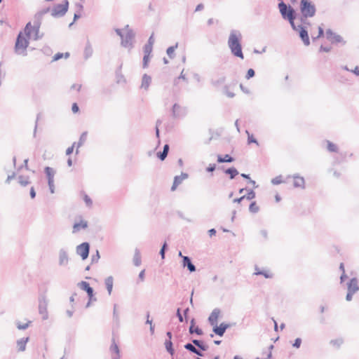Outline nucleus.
Instances as JSON below:
<instances>
[{"label":"nucleus","mask_w":359,"mask_h":359,"mask_svg":"<svg viewBox=\"0 0 359 359\" xmlns=\"http://www.w3.org/2000/svg\"><path fill=\"white\" fill-rule=\"evenodd\" d=\"M243 36L238 29H231L228 38L227 44L231 54L241 60L244 59L242 47Z\"/></svg>","instance_id":"obj_1"},{"label":"nucleus","mask_w":359,"mask_h":359,"mask_svg":"<svg viewBox=\"0 0 359 359\" xmlns=\"http://www.w3.org/2000/svg\"><path fill=\"white\" fill-rule=\"evenodd\" d=\"M31 38V35L26 36L25 32L23 33L22 31L18 33L14 46V50L17 55H21L23 56H26L27 55V48L29 46Z\"/></svg>","instance_id":"obj_2"},{"label":"nucleus","mask_w":359,"mask_h":359,"mask_svg":"<svg viewBox=\"0 0 359 359\" xmlns=\"http://www.w3.org/2000/svg\"><path fill=\"white\" fill-rule=\"evenodd\" d=\"M278 1V8L283 19L287 21H292V19L297 18V13L290 4H286L283 0Z\"/></svg>","instance_id":"obj_3"},{"label":"nucleus","mask_w":359,"mask_h":359,"mask_svg":"<svg viewBox=\"0 0 359 359\" xmlns=\"http://www.w3.org/2000/svg\"><path fill=\"white\" fill-rule=\"evenodd\" d=\"M299 8L304 18H313L316 13V5L311 0H300Z\"/></svg>","instance_id":"obj_4"},{"label":"nucleus","mask_w":359,"mask_h":359,"mask_svg":"<svg viewBox=\"0 0 359 359\" xmlns=\"http://www.w3.org/2000/svg\"><path fill=\"white\" fill-rule=\"evenodd\" d=\"M294 20L295 19H292V21H288L292 29L294 31H296L298 32L299 36L301 39V40L302 41L304 46H309L311 42H310V39H309L307 27L302 25H296L294 23Z\"/></svg>","instance_id":"obj_5"},{"label":"nucleus","mask_w":359,"mask_h":359,"mask_svg":"<svg viewBox=\"0 0 359 359\" xmlns=\"http://www.w3.org/2000/svg\"><path fill=\"white\" fill-rule=\"evenodd\" d=\"M69 8V1L64 0L62 4H55L51 11V15L54 18H60L64 16Z\"/></svg>","instance_id":"obj_6"},{"label":"nucleus","mask_w":359,"mask_h":359,"mask_svg":"<svg viewBox=\"0 0 359 359\" xmlns=\"http://www.w3.org/2000/svg\"><path fill=\"white\" fill-rule=\"evenodd\" d=\"M325 34L327 39L329 40L332 44L335 45L340 43L342 46H344L346 43V41L341 35L333 32L331 29H327L325 32Z\"/></svg>","instance_id":"obj_7"},{"label":"nucleus","mask_w":359,"mask_h":359,"mask_svg":"<svg viewBox=\"0 0 359 359\" xmlns=\"http://www.w3.org/2000/svg\"><path fill=\"white\" fill-rule=\"evenodd\" d=\"M135 33L133 30H129L126 35L121 39V45L126 48L132 49L134 47V39Z\"/></svg>","instance_id":"obj_8"},{"label":"nucleus","mask_w":359,"mask_h":359,"mask_svg":"<svg viewBox=\"0 0 359 359\" xmlns=\"http://www.w3.org/2000/svg\"><path fill=\"white\" fill-rule=\"evenodd\" d=\"M42 19L43 18L35 14L33 20V25H32L31 22H29L26 24L24 28L25 34L26 36L31 35V29H40Z\"/></svg>","instance_id":"obj_9"},{"label":"nucleus","mask_w":359,"mask_h":359,"mask_svg":"<svg viewBox=\"0 0 359 359\" xmlns=\"http://www.w3.org/2000/svg\"><path fill=\"white\" fill-rule=\"evenodd\" d=\"M172 116L175 118L184 117L187 115V108L182 107L177 103H175L171 109Z\"/></svg>","instance_id":"obj_10"},{"label":"nucleus","mask_w":359,"mask_h":359,"mask_svg":"<svg viewBox=\"0 0 359 359\" xmlns=\"http://www.w3.org/2000/svg\"><path fill=\"white\" fill-rule=\"evenodd\" d=\"M76 253L82 258L86 259L89 254V244L88 243H83L76 248Z\"/></svg>","instance_id":"obj_11"},{"label":"nucleus","mask_w":359,"mask_h":359,"mask_svg":"<svg viewBox=\"0 0 359 359\" xmlns=\"http://www.w3.org/2000/svg\"><path fill=\"white\" fill-rule=\"evenodd\" d=\"M292 177L294 180L293 187L294 188H299L302 189H304L306 188L305 180H304V177L301 176L298 173H295L293 175H292Z\"/></svg>","instance_id":"obj_12"},{"label":"nucleus","mask_w":359,"mask_h":359,"mask_svg":"<svg viewBox=\"0 0 359 359\" xmlns=\"http://www.w3.org/2000/svg\"><path fill=\"white\" fill-rule=\"evenodd\" d=\"M80 289L87 292L89 300L91 301L93 297V290L90 286L89 283L86 281H81L78 284Z\"/></svg>","instance_id":"obj_13"},{"label":"nucleus","mask_w":359,"mask_h":359,"mask_svg":"<svg viewBox=\"0 0 359 359\" xmlns=\"http://www.w3.org/2000/svg\"><path fill=\"white\" fill-rule=\"evenodd\" d=\"M273 346L271 345L268 347H266L262 350L257 356L258 359H269L271 357V349L273 348Z\"/></svg>","instance_id":"obj_14"},{"label":"nucleus","mask_w":359,"mask_h":359,"mask_svg":"<svg viewBox=\"0 0 359 359\" xmlns=\"http://www.w3.org/2000/svg\"><path fill=\"white\" fill-rule=\"evenodd\" d=\"M219 169H222L223 172L229 176L230 180H233L236 175L239 174L238 170L235 167H230L228 168H224V167H219Z\"/></svg>","instance_id":"obj_15"},{"label":"nucleus","mask_w":359,"mask_h":359,"mask_svg":"<svg viewBox=\"0 0 359 359\" xmlns=\"http://www.w3.org/2000/svg\"><path fill=\"white\" fill-rule=\"evenodd\" d=\"M170 149V146L168 144H165L163 146V151H158L156 154L157 158L161 161H164L168 156V152Z\"/></svg>","instance_id":"obj_16"},{"label":"nucleus","mask_w":359,"mask_h":359,"mask_svg":"<svg viewBox=\"0 0 359 359\" xmlns=\"http://www.w3.org/2000/svg\"><path fill=\"white\" fill-rule=\"evenodd\" d=\"M110 354H111V357L113 359H119L120 358L119 348L114 341H113V343L110 347Z\"/></svg>","instance_id":"obj_17"},{"label":"nucleus","mask_w":359,"mask_h":359,"mask_svg":"<svg viewBox=\"0 0 359 359\" xmlns=\"http://www.w3.org/2000/svg\"><path fill=\"white\" fill-rule=\"evenodd\" d=\"M151 83V77L147 74L142 76L141 88L147 90Z\"/></svg>","instance_id":"obj_18"},{"label":"nucleus","mask_w":359,"mask_h":359,"mask_svg":"<svg viewBox=\"0 0 359 359\" xmlns=\"http://www.w3.org/2000/svg\"><path fill=\"white\" fill-rule=\"evenodd\" d=\"M93 50L92 46L89 41H87L84 51H83V57L85 60H88L93 55Z\"/></svg>","instance_id":"obj_19"},{"label":"nucleus","mask_w":359,"mask_h":359,"mask_svg":"<svg viewBox=\"0 0 359 359\" xmlns=\"http://www.w3.org/2000/svg\"><path fill=\"white\" fill-rule=\"evenodd\" d=\"M213 326L214 332L219 336H222L228 327V325L224 323L220 324L219 326H217V325Z\"/></svg>","instance_id":"obj_20"},{"label":"nucleus","mask_w":359,"mask_h":359,"mask_svg":"<svg viewBox=\"0 0 359 359\" xmlns=\"http://www.w3.org/2000/svg\"><path fill=\"white\" fill-rule=\"evenodd\" d=\"M358 290L359 287L357 279L352 278L348 285V290L355 293Z\"/></svg>","instance_id":"obj_21"},{"label":"nucleus","mask_w":359,"mask_h":359,"mask_svg":"<svg viewBox=\"0 0 359 359\" xmlns=\"http://www.w3.org/2000/svg\"><path fill=\"white\" fill-rule=\"evenodd\" d=\"M29 341V337L22 338L17 341V349L18 351H24L26 348V344Z\"/></svg>","instance_id":"obj_22"},{"label":"nucleus","mask_w":359,"mask_h":359,"mask_svg":"<svg viewBox=\"0 0 359 359\" xmlns=\"http://www.w3.org/2000/svg\"><path fill=\"white\" fill-rule=\"evenodd\" d=\"M87 134L88 133L86 131L82 133L79 137V142L77 143L76 142V154H79V148L81 147L83 144V143L86 141Z\"/></svg>","instance_id":"obj_23"},{"label":"nucleus","mask_w":359,"mask_h":359,"mask_svg":"<svg viewBox=\"0 0 359 359\" xmlns=\"http://www.w3.org/2000/svg\"><path fill=\"white\" fill-rule=\"evenodd\" d=\"M182 265L184 267L187 266L191 272H194L196 270L194 265L191 262V260L188 257H183Z\"/></svg>","instance_id":"obj_24"},{"label":"nucleus","mask_w":359,"mask_h":359,"mask_svg":"<svg viewBox=\"0 0 359 359\" xmlns=\"http://www.w3.org/2000/svg\"><path fill=\"white\" fill-rule=\"evenodd\" d=\"M219 312L218 311H213L209 317V321L210 324L216 325L217 324Z\"/></svg>","instance_id":"obj_25"},{"label":"nucleus","mask_w":359,"mask_h":359,"mask_svg":"<svg viewBox=\"0 0 359 359\" xmlns=\"http://www.w3.org/2000/svg\"><path fill=\"white\" fill-rule=\"evenodd\" d=\"M44 172L46 175L48 181L54 180L55 171L52 168L49 166L45 167Z\"/></svg>","instance_id":"obj_26"},{"label":"nucleus","mask_w":359,"mask_h":359,"mask_svg":"<svg viewBox=\"0 0 359 359\" xmlns=\"http://www.w3.org/2000/svg\"><path fill=\"white\" fill-rule=\"evenodd\" d=\"M189 177V175L187 172H182L180 175H176L174 177L173 182L175 184H177L179 186L184 180H186Z\"/></svg>","instance_id":"obj_27"},{"label":"nucleus","mask_w":359,"mask_h":359,"mask_svg":"<svg viewBox=\"0 0 359 359\" xmlns=\"http://www.w3.org/2000/svg\"><path fill=\"white\" fill-rule=\"evenodd\" d=\"M178 47V43L175 45L169 46L166 50V53L170 59H173L175 57V51Z\"/></svg>","instance_id":"obj_28"},{"label":"nucleus","mask_w":359,"mask_h":359,"mask_svg":"<svg viewBox=\"0 0 359 359\" xmlns=\"http://www.w3.org/2000/svg\"><path fill=\"white\" fill-rule=\"evenodd\" d=\"M18 183L22 187H26L30 184L29 177L28 176L25 177L23 175H19L18 177Z\"/></svg>","instance_id":"obj_29"},{"label":"nucleus","mask_w":359,"mask_h":359,"mask_svg":"<svg viewBox=\"0 0 359 359\" xmlns=\"http://www.w3.org/2000/svg\"><path fill=\"white\" fill-rule=\"evenodd\" d=\"M34 32L33 40L38 41L41 39L44 34L40 32V29H31V33Z\"/></svg>","instance_id":"obj_30"},{"label":"nucleus","mask_w":359,"mask_h":359,"mask_svg":"<svg viewBox=\"0 0 359 359\" xmlns=\"http://www.w3.org/2000/svg\"><path fill=\"white\" fill-rule=\"evenodd\" d=\"M326 142H327V149L330 152H334V153L338 152L339 149H338V147L337 146V144H334L333 142H332L329 140H327Z\"/></svg>","instance_id":"obj_31"},{"label":"nucleus","mask_w":359,"mask_h":359,"mask_svg":"<svg viewBox=\"0 0 359 359\" xmlns=\"http://www.w3.org/2000/svg\"><path fill=\"white\" fill-rule=\"evenodd\" d=\"M69 55H70V54L69 52H66L65 53H57L53 57L52 62L57 61V60L62 59V57L68 58L69 57Z\"/></svg>","instance_id":"obj_32"},{"label":"nucleus","mask_w":359,"mask_h":359,"mask_svg":"<svg viewBox=\"0 0 359 359\" xmlns=\"http://www.w3.org/2000/svg\"><path fill=\"white\" fill-rule=\"evenodd\" d=\"M113 284H114V281H113V278L111 277H108L105 280V285H106V287L107 289L109 294H111V292L112 291Z\"/></svg>","instance_id":"obj_33"},{"label":"nucleus","mask_w":359,"mask_h":359,"mask_svg":"<svg viewBox=\"0 0 359 359\" xmlns=\"http://www.w3.org/2000/svg\"><path fill=\"white\" fill-rule=\"evenodd\" d=\"M189 331L191 333H196L198 335L202 334V330L198 328V327L194 325V320H191V325L189 328Z\"/></svg>","instance_id":"obj_34"},{"label":"nucleus","mask_w":359,"mask_h":359,"mask_svg":"<svg viewBox=\"0 0 359 359\" xmlns=\"http://www.w3.org/2000/svg\"><path fill=\"white\" fill-rule=\"evenodd\" d=\"M245 133L248 135V144H250L252 143H255L257 145L259 144L257 140L254 137V135L252 134H250L248 130H246Z\"/></svg>","instance_id":"obj_35"},{"label":"nucleus","mask_w":359,"mask_h":359,"mask_svg":"<svg viewBox=\"0 0 359 359\" xmlns=\"http://www.w3.org/2000/svg\"><path fill=\"white\" fill-rule=\"evenodd\" d=\"M225 81H226V77L221 76L220 78H219L217 80H212L211 84L215 87H218L221 84L224 83L225 82Z\"/></svg>","instance_id":"obj_36"},{"label":"nucleus","mask_w":359,"mask_h":359,"mask_svg":"<svg viewBox=\"0 0 359 359\" xmlns=\"http://www.w3.org/2000/svg\"><path fill=\"white\" fill-rule=\"evenodd\" d=\"M259 206L257 205L256 201H252L249 205V210L252 213H257L259 211Z\"/></svg>","instance_id":"obj_37"},{"label":"nucleus","mask_w":359,"mask_h":359,"mask_svg":"<svg viewBox=\"0 0 359 359\" xmlns=\"http://www.w3.org/2000/svg\"><path fill=\"white\" fill-rule=\"evenodd\" d=\"M256 194L252 189H250L247 194L243 195L244 199L246 198L248 201H251L255 198Z\"/></svg>","instance_id":"obj_38"},{"label":"nucleus","mask_w":359,"mask_h":359,"mask_svg":"<svg viewBox=\"0 0 359 359\" xmlns=\"http://www.w3.org/2000/svg\"><path fill=\"white\" fill-rule=\"evenodd\" d=\"M152 50L153 46L146 43L143 47L144 55H151Z\"/></svg>","instance_id":"obj_39"},{"label":"nucleus","mask_w":359,"mask_h":359,"mask_svg":"<svg viewBox=\"0 0 359 359\" xmlns=\"http://www.w3.org/2000/svg\"><path fill=\"white\" fill-rule=\"evenodd\" d=\"M151 57V55H144L142 59V67L144 69L148 67Z\"/></svg>","instance_id":"obj_40"},{"label":"nucleus","mask_w":359,"mask_h":359,"mask_svg":"<svg viewBox=\"0 0 359 359\" xmlns=\"http://www.w3.org/2000/svg\"><path fill=\"white\" fill-rule=\"evenodd\" d=\"M223 93L226 95L228 97L233 98L235 96V94L233 92L229 90V86L225 85L223 88Z\"/></svg>","instance_id":"obj_41"},{"label":"nucleus","mask_w":359,"mask_h":359,"mask_svg":"<svg viewBox=\"0 0 359 359\" xmlns=\"http://www.w3.org/2000/svg\"><path fill=\"white\" fill-rule=\"evenodd\" d=\"M165 348L167 351L171 354L173 355L174 349L172 348V344L171 340H168L165 343Z\"/></svg>","instance_id":"obj_42"},{"label":"nucleus","mask_w":359,"mask_h":359,"mask_svg":"<svg viewBox=\"0 0 359 359\" xmlns=\"http://www.w3.org/2000/svg\"><path fill=\"white\" fill-rule=\"evenodd\" d=\"M50 7L44 8L42 10L38 11L36 15L39 17L43 18V15L46 13H48L50 11Z\"/></svg>","instance_id":"obj_43"},{"label":"nucleus","mask_w":359,"mask_h":359,"mask_svg":"<svg viewBox=\"0 0 359 359\" xmlns=\"http://www.w3.org/2000/svg\"><path fill=\"white\" fill-rule=\"evenodd\" d=\"M255 71L253 69L250 68L247 71V73L245 74V79L249 80V79L253 78L255 76Z\"/></svg>","instance_id":"obj_44"},{"label":"nucleus","mask_w":359,"mask_h":359,"mask_svg":"<svg viewBox=\"0 0 359 359\" xmlns=\"http://www.w3.org/2000/svg\"><path fill=\"white\" fill-rule=\"evenodd\" d=\"M184 347H185L187 349H188V350H189V351H192V352H194V353H196L197 355H201V354L198 352V350H197V349H196V348H195L192 344H186V345L184 346Z\"/></svg>","instance_id":"obj_45"},{"label":"nucleus","mask_w":359,"mask_h":359,"mask_svg":"<svg viewBox=\"0 0 359 359\" xmlns=\"http://www.w3.org/2000/svg\"><path fill=\"white\" fill-rule=\"evenodd\" d=\"M83 201H85L86 204L87 206H90L92 205L93 204V201L92 199L90 198L89 196H88L86 194H85L84 192L83 193Z\"/></svg>","instance_id":"obj_46"},{"label":"nucleus","mask_w":359,"mask_h":359,"mask_svg":"<svg viewBox=\"0 0 359 359\" xmlns=\"http://www.w3.org/2000/svg\"><path fill=\"white\" fill-rule=\"evenodd\" d=\"M283 182L282 176L278 175L271 180V183L274 185L280 184Z\"/></svg>","instance_id":"obj_47"},{"label":"nucleus","mask_w":359,"mask_h":359,"mask_svg":"<svg viewBox=\"0 0 359 359\" xmlns=\"http://www.w3.org/2000/svg\"><path fill=\"white\" fill-rule=\"evenodd\" d=\"M217 168V165L215 163H210L205 168L206 172H213Z\"/></svg>","instance_id":"obj_48"},{"label":"nucleus","mask_w":359,"mask_h":359,"mask_svg":"<svg viewBox=\"0 0 359 359\" xmlns=\"http://www.w3.org/2000/svg\"><path fill=\"white\" fill-rule=\"evenodd\" d=\"M302 344V339L301 338H297L294 343L292 344V346L295 348H299L301 346Z\"/></svg>","instance_id":"obj_49"},{"label":"nucleus","mask_w":359,"mask_h":359,"mask_svg":"<svg viewBox=\"0 0 359 359\" xmlns=\"http://www.w3.org/2000/svg\"><path fill=\"white\" fill-rule=\"evenodd\" d=\"M331 46H325L323 45H321L319 48V52H325V53H329L331 51Z\"/></svg>","instance_id":"obj_50"},{"label":"nucleus","mask_w":359,"mask_h":359,"mask_svg":"<svg viewBox=\"0 0 359 359\" xmlns=\"http://www.w3.org/2000/svg\"><path fill=\"white\" fill-rule=\"evenodd\" d=\"M299 20L304 26L306 27L311 25V23L308 21V18H303L302 15H300Z\"/></svg>","instance_id":"obj_51"},{"label":"nucleus","mask_w":359,"mask_h":359,"mask_svg":"<svg viewBox=\"0 0 359 359\" xmlns=\"http://www.w3.org/2000/svg\"><path fill=\"white\" fill-rule=\"evenodd\" d=\"M48 185L49 187L50 192L51 194L55 193L54 180L48 181Z\"/></svg>","instance_id":"obj_52"},{"label":"nucleus","mask_w":359,"mask_h":359,"mask_svg":"<svg viewBox=\"0 0 359 359\" xmlns=\"http://www.w3.org/2000/svg\"><path fill=\"white\" fill-rule=\"evenodd\" d=\"M224 163H231V162H233L235 159L229 154H225L224 156Z\"/></svg>","instance_id":"obj_53"},{"label":"nucleus","mask_w":359,"mask_h":359,"mask_svg":"<svg viewBox=\"0 0 359 359\" xmlns=\"http://www.w3.org/2000/svg\"><path fill=\"white\" fill-rule=\"evenodd\" d=\"M39 118H40V114H38L36 116V119L35 121V126H34V133H33V136L34 137H36V131H37V128H38V121H39Z\"/></svg>","instance_id":"obj_54"},{"label":"nucleus","mask_w":359,"mask_h":359,"mask_svg":"<svg viewBox=\"0 0 359 359\" xmlns=\"http://www.w3.org/2000/svg\"><path fill=\"white\" fill-rule=\"evenodd\" d=\"M76 145V142H74L71 147H68L66 150V155L69 156L71 155L74 151V146Z\"/></svg>","instance_id":"obj_55"},{"label":"nucleus","mask_w":359,"mask_h":359,"mask_svg":"<svg viewBox=\"0 0 359 359\" xmlns=\"http://www.w3.org/2000/svg\"><path fill=\"white\" fill-rule=\"evenodd\" d=\"M154 42H155V39H154V33H152V34H151V36L149 37V39H148V41H147V44H148V45H151V46H153V45H154Z\"/></svg>","instance_id":"obj_56"},{"label":"nucleus","mask_w":359,"mask_h":359,"mask_svg":"<svg viewBox=\"0 0 359 359\" xmlns=\"http://www.w3.org/2000/svg\"><path fill=\"white\" fill-rule=\"evenodd\" d=\"M72 111L74 114H76L79 111V107L77 103L74 102L72 105Z\"/></svg>","instance_id":"obj_57"},{"label":"nucleus","mask_w":359,"mask_h":359,"mask_svg":"<svg viewBox=\"0 0 359 359\" xmlns=\"http://www.w3.org/2000/svg\"><path fill=\"white\" fill-rule=\"evenodd\" d=\"M155 134H156V137L158 138V144H157V147H158L161 144L159 128H155Z\"/></svg>","instance_id":"obj_58"},{"label":"nucleus","mask_w":359,"mask_h":359,"mask_svg":"<svg viewBox=\"0 0 359 359\" xmlns=\"http://www.w3.org/2000/svg\"><path fill=\"white\" fill-rule=\"evenodd\" d=\"M81 17V15L80 12L76 11V13H74L72 23H75V22L77 20H79Z\"/></svg>","instance_id":"obj_59"},{"label":"nucleus","mask_w":359,"mask_h":359,"mask_svg":"<svg viewBox=\"0 0 359 359\" xmlns=\"http://www.w3.org/2000/svg\"><path fill=\"white\" fill-rule=\"evenodd\" d=\"M28 161H29V159H27V158L25 159L22 165L19 167L18 170L22 169L23 167L25 168L26 170H29Z\"/></svg>","instance_id":"obj_60"},{"label":"nucleus","mask_w":359,"mask_h":359,"mask_svg":"<svg viewBox=\"0 0 359 359\" xmlns=\"http://www.w3.org/2000/svg\"><path fill=\"white\" fill-rule=\"evenodd\" d=\"M318 29V37H323V36H324L325 32H324L323 28L321 26H319Z\"/></svg>","instance_id":"obj_61"},{"label":"nucleus","mask_w":359,"mask_h":359,"mask_svg":"<svg viewBox=\"0 0 359 359\" xmlns=\"http://www.w3.org/2000/svg\"><path fill=\"white\" fill-rule=\"evenodd\" d=\"M36 191L34 189V187H32L31 189H30V191H29V195H30V197L31 198H34L36 197Z\"/></svg>","instance_id":"obj_62"},{"label":"nucleus","mask_w":359,"mask_h":359,"mask_svg":"<svg viewBox=\"0 0 359 359\" xmlns=\"http://www.w3.org/2000/svg\"><path fill=\"white\" fill-rule=\"evenodd\" d=\"M15 172H13L11 175H8L7 177V179L6 180V184H10L11 180H13V178H15Z\"/></svg>","instance_id":"obj_63"},{"label":"nucleus","mask_w":359,"mask_h":359,"mask_svg":"<svg viewBox=\"0 0 359 359\" xmlns=\"http://www.w3.org/2000/svg\"><path fill=\"white\" fill-rule=\"evenodd\" d=\"M351 72L355 76H359V67L358 66H356L353 69L351 70Z\"/></svg>","instance_id":"obj_64"}]
</instances>
